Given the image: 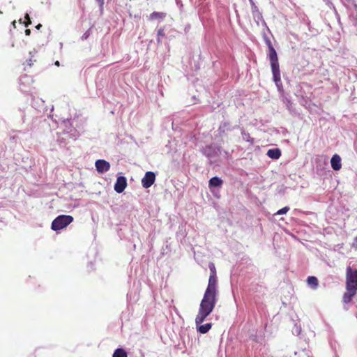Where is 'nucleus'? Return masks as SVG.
Segmentation results:
<instances>
[{
	"label": "nucleus",
	"instance_id": "nucleus-12",
	"mask_svg": "<svg viewBox=\"0 0 357 357\" xmlns=\"http://www.w3.org/2000/svg\"><path fill=\"white\" fill-rule=\"evenodd\" d=\"M252 3V12L255 17H257L258 20H262L263 17L261 12L259 10L258 7L255 5V3L250 0Z\"/></svg>",
	"mask_w": 357,
	"mask_h": 357
},
{
	"label": "nucleus",
	"instance_id": "nucleus-13",
	"mask_svg": "<svg viewBox=\"0 0 357 357\" xmlns=\"http://www.w3.org/2000/svg\"><path fill=\"white\" fill-rule=\"evenodd\" d=\"M307 284L313 289H317L319 285L318 279L314 276H309L307 279Z\"/></svg>",
	"mask_w": 357,
	"mask_h": 357
},
{
	"label": "nucleus",
	"instance_id": "nucleus-24",
	"mask_svg": "<svg viewBox=\"0 0 357 357\" xmlns=\"http://www.w3.org/2000/svg\"><path fill=\"white\" fill-rule=\"evenodd\" d=\"M41 27H42V24H38L36 26V28L37 29H38V30H39Z\"/></svg>",
	"mask_w": 357,
	"mask_h": 357
},
{
	"label": "nucleus",
	"instance_id": "nucleus-23",
	"mask_svg": "<svg viewBox=\"0 0 357 357\" xmlns=\"http://www.w3.org/2000/svg\"><path fill=\"white\" fill-rule=\"evenodd\" d=\"M25 34H26V36H29V35L31 34V30H30V29H26L25 30Z\"/></svg>",
	"mask_w": 357,
	"mask_h": 357
},
{
	"label": "nucleus",
	"instance_id": "nucleus-14",
	"mask_svg": "<svg viewBox=\"0 0 357 357\" xmlns=\"http://www.w3.org/2000/svg\"><path fill=\"white\" fill-rule=\"evenodd\" d=\"M166 16V13L162 12H153L149 15L150 20H162Z\"/></svg>",
	"mask_w": 357,
	"mask_h": 357
},
{
	"label": "nucleus",
	"instance_id": "nucleus-20",
	"mask_svg": "<svg viewBox=\"0 0 357 357\" xmlns=\"http://www.w3.org/2000/svg\"><path fill=\"white\" fill-rule=\"evenodd\" d=\"M229 126V123L227 122L223 123L220 127H219V131L220 132H225V129L227 128Z\"/></svg>",
	"mask_w": 357,
	"mask_h": 357
},
{
	"label": "nucleus",
	"instance_id": "nucleus-8",
	"mask_svg": "<svg viewBox=\"0 0 357 357\" xmlns=\"http://www.w3.org/2000/svg\"><path fill=\"white\" fill-rule=\"evenodd\" d=\"M331 164L332 168L334 170H335V171L340 170L342 167L340 156L337 154L333 155L331 160Z\"/></svg>",
	"mask_w": 357,
	"mask_h": 357
},
{
	"label": "nucleus",
	"instance_id": "nucleus-19",
	"mask_svg": "<svg viewBox=\"0 0 357 357\" xmlns=\"http://www.w3.org/2000/svg\"><path fill=\"white\" fill-rule=\"evenodd\" d=\"M289 211V208L288 206H285V207H283L282 208H281V209L278 210L275 214H276V215L285 214V213H287Z\"/></svg>",
	"mask_w": 357,
	"mask_h": 357
},
{
	"label": "nucleus",
	"instance_id": "nucleus-18",
	"mask_svg": "<svg viewBox=\"0 0 357 357\" xmlns=\"http://www.w3.org/2000/svg\"><path fill=\"white\" fill-rule=\"evenodd\" d=\"M209 268L211 272L210 276H216V269L213 263L210 264Z\"/></svg>",
	"mask_w": 357,
	"mask_h": 357
},
{
	"label": "nucleus",
	"instance_id": "nucleus-16",
	"mask_svg": "<svg viewBox=\"0 0 357 357\" xmlns=\"http://www.w3.org/2000/svg\"><path fill=\"white\" fill-rule=\"evenodd\" d=\"M241 133H242L243 139H245V141H247L248 142H250L251 144H252L254 142L253 138H252L250 137V135L248 132H246L245 131L243 130Z\"/></svg>",
	"mask_w": 357,
	"mask_h": 357
},
{
	"label": "nucleus",
	"instance_id": "nucleus-26",
	"mask_svg": "<svg viewBox=\"0 0 357 357\" xmlns=\"http://www.w3.org/2000/svg\"><path fill=\"white\" fill-rule=\"evenodd\" d=\"M12 24H13V25L14 26H15V20H14V21L12 22Z\"/></svg>",
	"mask_w": 357,
	"mask_h": 357
},
{
	"label": "nucleus",
	"instance_id": "nucleus-10",
	"mask_svg": "<svg viewBox=\"0 0 357 357\" xmlns=\"http://www.w3.org/2000/svg\"><path fill=\"white\" fill-rule=\"evenodd\" d=\"M202 323L201 324H196L197 326V330L199 333H202V334H205L206 333H208L209 331V330L212 327V324L211 323H207V324H203L202 325Z\"/></svg>",
	"mask_w": 357,
	"mask_h": 357
},
{
	"label": "nucleus",
	"instance_id": "nucleus-11",
	"mask_svg": "<svg viewBox=\"0 0 357 357\" xmlns=\"http://www.w3.org/2000/svg\"><path fill=\"white\" fill-rule=\"evenodd\" d=\"M223 183V181L220 178L215 176L209 180V187H220Z\"/></svg>",
	"mask_w": 357,
	"mask_h": 357
},
{
	"label": "nucleus",
	"instance_id": "nucleus-17",
	"mask_svg": "<svg viewBox=\"0 0 357 357\" xmlns=\"http://www.w3.org/2000/svg\"><path fill=\"white\" fill-rule=\"evenodd\" d=\"M165 29L163 28H160L158 30V38H157V40L158 42H160L161 41V38H163L165 37Z\"/></svg>",
	"mask_w": 357,
	"mask_h": 357
},
{
	"label": "nucleus",
	"instance_id": "nucleus-9",
	"mask_svg": "<svg viewBox=\"0 0 357 357\" xmlns=\"http://www.w3.org/2000/svg\"><path fill=\"white\" fill-rule=\"evenodd\" d=\"M281 151L278 148L269 149L266 155L271 159L278 160L281 156Z\"/></svg>",
	"mask_w": 357,
	"mask_h": 357
},
{
	"label": "nucleus",
	"instance_id": "nucleus-4",
	"mask_svg": "<svg viewBox=\"0 0 357 357\" xmlns=\"http://www.w3.org/2000/svg\"><path fill=\"white\" fill-rule=\"evenodd\" d=\"M73 220L71 215H60L52 222L51 229L56 231L61 230L72 223Z\"/></svg>",
	"mask_w": 357,
	"mask_h": 357
},
{
	"label": "nucleus",
	"instance_id": "nucleus-1",
	"mask_svg": "<svg viewBox=\"0 0 357 357\" xmlns=\"http://www.w3.org/2000/svg\"><path fill=\"white\" fill-rule=\"evenodd\" d=\"M217 277L209 276L208 287L201 301L198 314L195 317L197 324L203 323L206 318L212 312L215 304L217 296Z\"/></svg>",
	"mask_w": 357,
	"mask_h": 357
},
{
	"label": "nucleus",
	"instance_id": "nucleus-21",
	"mask_svg": "<svg viewBox=\"0 0 357 357\" xmlns=\"http://www.w3.org/2000/svg\"><path fill=\"white\" fill-rule=\"evenodd\" d=\"M26 22H24V26L27 27L29 24H31V19L29 17V15L28 14H26L25 15Z\"/></svg>",
	"mask_w": 357,
	"mask_h": 357
},
{
	"label": "nucleus",
	"instance_id": "nucleus-7",
	"mask_svg": "<svg viewBox=\"0 0 357 357\" xmlns=\"http://www.w3.org/2000/svg\"><path fill=\"white\" fill-rule=\"evenodd\" d=\"M127 186V180L124 176H119L114 185V190L117 193H121Z\"/></svg>",
	"mask_w": 357,
	"mask_h": 357
},
{
	"label": "nucleus",
	"instance_id": "nucleus-27",
	"mask_svg": "<svg viewBox=\"0 0 357 357\" xmlns=\"http://www.w3.org/2000/svg\"><path fill=\"white\" fill-rule=\"evenodd\" d=\"M0 13H2V12L0 11Z\"/></svg>",
	"mask_w": 357,
	"mask_h": 357
},
{
	"label": "nucleus",
	"instance_id": "nucleus-22",
	"mask_svg": "<svg viewBox=\"0 0 357 357\" xmlns=\"http://www.w3.org/2000/svg\"><path fill=\"white\" fill-rule=\"evenodd\" d=\"M352 247L357 250V236L355 237L354 241L352 243Z\"/></svg>",
	"mask_w": 357,
	"mask_h": 357
},
{
	"label": "nucleus",
	"instance_id": "nucleus-6",
	"mask_svg": "<svg viewBox=\"0 0 357 357\" xmlns=\"http://www.w3.org/2000/svg\"><path fill=\"white\" fill-rule=\"evenodd\" d=\"M96 170L98 173L102 174L109 170L110 164L105 160H98L95 163Z\"/></svg>",
	"mask_w": 357,
	"mask_h": 357
},
{
	"label": "nucleus",
	"instance_id": "nucleus-25",
	"mask_svg": "<svg viewBox=\"0 0 357 357\" xmlns=\"http://www.w3.org/2000/svg\"><path fill=\"white\" fill-rule=\"evenodd\" d=\"M55 65L57 66H59V62L58 61H56L55 62Z\"/></svg>",
	"mask_w": 357,
	"mask_h": 357
},
{
	"label": "nucleus",
	"instance_id": "nucleus-3",
	"mask_svg": "<svg viewBox=\"0 0 357 357\" xmlns=\"http://www.w3.org/2000/svg\"><path fill=\"white\" fill-rule=\"evenodd\" d=\"M266 45L268 47V58L273 73V78L275 84L278 85L279 83L281 84V76L277 52L270 40H266Z\"/></svg>",
	"mask_w": 357,
	"mask_h": 357
},
{
	"label": "nucleus",
	"instance_id": "nucleus-2",
	"mask_svg": "<svg viewBox=\"0 0 357 357\" xmlns=\"http://www.w3.org/2000/svg\"><path fill=\"white\" fill-rule=\"evenodd\" d=\"M346 290L342 296V302L347 304L357 293V270L350 266L347 268L346 271Z\"/></svg>",
	"mask_w": 357,
	"mask_h": 357
},
{
	"label": "nucleus",
	"instance_id": "nucleus-5",
	"mask_svg": "<svg viewBox=\"0 0 357 357\" xmlns=\"http://www.w3.org/2000/svg\"><path fill=\"white\" fill-rule=\"evenodd\" d=\"M155 180V174L152 172H147L142 179V186L144 188H149L154 183Z\"/></svg>",
	"mask_w": 357,
	"mask_h": 357
},
{
	"label": "nucleus",
	"instance_id": "nucleus-15",
	"mask_svg": "<svg viewBox=\"0 0 357 357\" xmlns=\"http://www.w3.org/2000/svg\"><path fill=\"white\" fill-rule=\"evenodd\" d=\"M112 357H128V355L123 349L119 348L114 351Z\"/></svg>",
	"mask_w": 357,
	"mask_h": 357
}]
</instances>
